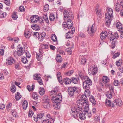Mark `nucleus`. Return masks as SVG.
Returning <instances> with one entry per match:
<instances>
[{"mask_svg": "<svg viewBox=\"0 0 123 123\" xmlns=\"http://www.w3.org/2000/svg\"><path fill=\"white\" fill-rule=\"evenodd\" d=\"M57 93V91L56 90H53L51 91L50 92V94L51 95H54L51 98L52 102L55 103V104H56L58 105L62 101V97L61 94L60 93L56 95Z\"/></svg>", "mask_w": 123, "mask_h": 123, "instance_id": "1", "label": "nucleus"}, {"mask_svg": "<svg viewBox=\"0 0 123 123\" xmlns=\"http://www.w3.org/2000/svg\"><path fill=\"white\" fill-rule=\"evenodd\" d=\"M85 95H83L81 96L82 100H84L82 104V106L83 108L84 107V111L85 113L88 112V111L89 110V105L88 104V100L87 99V96L89 97L90 95H89L87 93H85Z\"/></svg>", "mask_w": 123, "mask_h": 123, "instance_id": "2", "label": "nucleus"}, {"mask_svg": "<svg viewBox=\"0 0 123 123\" xmlns=\"http://www.w3.org/2000/svg\"><path fill=\"white\" fill-rule=\"evenodd\" d=\"M109 36L110 37V40L112 44L111 47L113 49L115 47V44L117 43V39L119 37L118 35L116 32L113 34L111 32L110 35Z\"/></svg>", "mask_w": 123, "mask_h": 123, "instance_id": "3", "label": "nucleus"}, {"mask_svg": "<svg viewBox=\"0 0 123 123\" xmlns=\"http://www.w3.org/2000/svg\"><path fill=\"white\" fill-rule=\"evenodd\" d=\"M68 91L69 95L70 97L73 96L75 93H79L78 88L75 86L68 87Z\"/></svg>", "mask_w": 123, "mask_h": 123, "instance_id": "4", "label": "nucleus"}, {"mask_svg": "<svg viewBox=\"0 0 123 123\" xmlns=\"http://www.w3.org/2000/svg\"><path fill=\"white\" fill-rule=\"evenodd\" d=\"M71 19H66L67 22H64L62 24L63 28L65 30H67L68 28V29H70L73 25V22Z\"/></svg>", "mask_w": 123, "mask_h": 123, "instance_id": "5", "label": "nucleus"}, {"mask_svg": "<svg viewBox=\"0 0 123 123\" xmlns=\"http://www.w3.org/2000/svg\"><path fill=\"white\" fill-rule=\"evenodd\" d=\"M64 15V19L65 20V18L67 19H73L74 18V16L71 12H69L68 11L65 10L63 12Z\"/></svg>", "mask_w": 123, "mask_h": 123, "instance_id": "6", "label": "nucleus"}, {"mask_svg": "<svg viewBox=\"0 0 123 123\" xmlns=\"http://www.w3.org/2000/svg\"><path fill=\"white\" fill-rule=\"evenodd\" d=\"M97 71V68L95 65H92L88 68V72L89 74L94 75Z\"/></svg>", "mask_w": 123, "mask_h": 123, "instance_id": "7", "label": "nucleus"}, {"mask_svg": "<svg viewBox=\"0 0 123 123\" xmlns=\"http://www.w3.org/2000/svg\"><path fill=\"white\" fill-rule=\"evenodd\" d=\"M17 51H15L14 52V54L16 52H17L18 55L19 56H21L25 51L23 50V49L20 45H18L17 48Z\"/></svg>", "mask_w": 123, "mask_h": 123, "instance_id": "8", "label": "nucleus"}, {"mask_svg": "<svg viewBox=\"0 0 123 123\" xmlns=\"http://www.w3.org/2000/svg\"><path fill=\"white\" fill-rule=\"evenodd\" d=\"M46 117H48L49 119H43L41 121L42 123H54V120L53 119H52L51 117L50 116V115H46Z\"/></svg>", "mask_w": 123, "mask_h": 123, "instance_id": "9", "label": "nucleus"}, {"mask_svg": "<svg viewBox=\"0 0 123 123\" xmlns=\"http://www.w3.org/2000/svg\"><path fill=\"white\" fill-rule=\"evenodd\" d=\"M33 78L34 80H37L40 85L43 84L42 81L40 77V74H39L34 75H33Z\"/></svg>", "mask_w": 123, "mask_h": 123, "instance_id": "10", "label": "nucleus"}, {"mask_svg": "<svg viewBox=\"0 0 123 123\" xmlns=\"http://www.w3.org/2000/svg\"><path fill=\"white\" fill-rule=\"evenodd\" d=\"M89 85L87 84H85V83L83 82V86L84 89H85V93H87V94L90 95V92L89 91L90 89Z\"/></svg>", "mask_w": 123, "mask_h": 123, "instance_id": "11", "label": "nucleus"}, {"mask_svg": "<svg viewBox=\"0 0 123 123\" xmlns=\"http://www.w3.org/2000/svg\"><path fill=\"white\" fill-rule=\"evenodd\" d=\"M16 62L15 60L11 57H9L6 60V64L8 65H11Z\"/></svg>", "mask_w": 123, "mask_h": 123, "instance_id": "12", "label": "nucleus"}, {"mask_svg": "<svg viewBox=\"0 0 123 123\" xmlns=\"http://www.w3.org/2000/svg\"><path fill=\"white\" fill-rule=\"evenodd\" d=\"M83 82L85 83L89 86H91L92 84V82L91 80L87 76L85 77V81Z\"/></svg>", "mask_w": 123, "mask_h": 123, "instance_id": "13", "label": "nucleus"}, {"mask_svg": "<svg viewBox=\"0 0 123 123\" xmlns=\"http://www.w3.org/2000/svg\"><path fill=\"white\" fill-rule=\"evenodd\" d=\"M74 109V108H71L70 113L71 116L74 118H75L78 117V114L76 113Z\"/></svg>", "mask_w": 123, "mask_h": 123, "instance_id": "14", "label": "nucleus"}, {"mask_svg": "<svg viewBox=\"0 0 123 123\" xmlns=\"http://www.w3.org/2000/svg\"><path fill=\"white\" fill-rule=\"evenodd\" d=\"M121 5L119 3H117L114 6V8L117 12H118L120 10Z\"/></svg>", "mask_w": 123, "mask_h": 123, "instance_id": "15", "label": "nucleus"}, {"mask_svg": "<svg viewBox=\"0 0 123 123\" xmlns=\"http://www.w3.org/2000/svg\"><path fill=\"white\" fill-rule=\"evenodd\" d=\"M72 82L71 80L67 77L65 78H64L63 80H62V82H64L66 84H70Z\"/></svg>", "mask_w": 123, "mask_h": 123, "instance_id": "16", "label": "nucleus"}, {"mask_svg": "<svg viewBox=\"0 0 123 123\" xmlns=\"http://www.w3.org/2000/svg\"><path fill=\"white\" fill-rule=\"evenodd\" d=\"M107 33L106 31H103L100 34V39L103 40L105 39Z\"/></svg>", "mask_w": 123, "mask_h": 123, "instance_id": "17", "label": "nucleus"}, {"mask_svg": "<svg viewBox=\"0 0 123 123\" xmlns=\"http://www.w3.org/2000/svg\"><path fill=\"white\" fill-rule=\"evenodd\" d=\"M84 113H82L80 114H79L78 116L79 118L81 120H84L86 119L85 115H86V114H87V112H88L87 113H85L84 112Z\"/></svg>", "mask_w": 123, "mask_h": 123, "instance_id": "18", "label": "nucleus"}, {"mask_svg": "<svg viewBox=\"0 0 123 123\" xmlns=\"http://www.w3.org/2000/svg\"><path fill=\"white\" fill-rule=\"evenodd\" d=\"M110 81L109 78L106 76H103L102 78V81L104 83H108Z\"/></svg>", "mask_w": 123, "mask_h": 123, "instance_id": "19", "label": "nucleus"}, {"mask_svg": "<svg viewBox=\"0 0 123 123\" xmlns=\"http://www.w3.org/2000/svg\"><path fill=\"white\" fill-rule=\"evenodd\" d=\"M25 36L26 38H29L31 35L33 34V33L30 32L29 31H27L26 32H25L24 33Z\"/></svg>", "mask_w": 123, "mask_h": 123, "instance_id": "20", "label": "nucleus"}, {"mask_svg": "<svg viewBox=\"0 0 123 123\" xmlns=\"http://www.w3.org/2000/svg\"><path fill=\"white\" fill-rule=\"evenodd\" d=\"M105 17L106 19H111V20H112V14H109V13H107L105 14Z\"/></svg>", "mask_w": 123, "mask_h": 123, "instance_id": "21", "label": "nucleus"}, {"mask_svg": "<svg viewBox=\"0 0 123 123\" xmlns=\"http://www.w3.org/2000/svg\"><path fill=\"white\" fill-rule=\"evenodd\" d=\"M116 105L119 106H121L123 105L122 101L119 99H116Z\"/></svg>", "mask_w": 123, "mask_h": 123, "instance_id": "22", "label": "nucleus"}, {"mask_svg": "<svg viewBox=\"0 0 123 123\" xmlns=\"http://www.w3.org/2000/svg\"><path fill=\"white\" fill-rule=\"evenodd\" d=\"M57 78L59 82L61 84H62V77L61 76V73L59 72H58L57 73Z\"/></svg>", "mask_w": 123, "mask_h": 123, "instance_id": "23", "label": "nucleus"}, {"mask_svg": "<svg viewBox=\"0 0 123 123\" xmlns=\"http://www.w3.org/2000/svg\"><path fill=\"white\" fill-rule=\"evenodd\" d=\"M71 78L72 79V82L75 84H77L79 80L78 77L76 78L73 77H72Z\"/></svg>", "mask_w": 123, "mask_h": 123, "instance_id": "24", "label": "nucleus"}, {"mask_svg": "<svg viewBox=\"0 0 123 123\" xmlns=\"http://www.w3.org/2000/svg\"><path fill=\"white\" fill-rule=\"evenodd\" d=\"M56 60L59 63H61L62 62L61 61L62 60V58L59 54H57L56 55Z\"/></svg>", "mask_w": 123, "mask_h": 123, "instance_id": "25", "label": "nucleus"}, {"mask_svg": "<svg viewBox=\"0 0 123 123\" xmlns=\"http://www.w3.org/2000/svg\"><path fill=\"white\" fill-rule=\"evenodd\" d=\"M90 101L91 102L92 104L95 105L96 104V102L93 96L91 95L89 97Z\"/></svg>", "mask_w": 123, "mask_h": 123, "instance_id": "26", "label": "nucleus"}, {"mask_svg": "<svg viewBox=\"0 0 123 123\" xmlns=\"http://www.w3.org/2000/svg\"><path fill=\"white\" fill-rule=\"evenodd\" d=\"M46 33L44 32H42L39 34V36H41V39L40 40V41H41L43 40L46 35Z\"/></svg>", "mask_w": 123, "mask_h": 123, "instance_id": "27", "label": "nucleus"}, {"mask_svg": "<svg viewBox=\"0 0 123 123\" xmlns=\"http://www.w3.org/2000/svg\"><path fill=\"white\" fill-rule=\"evenodd\" d=\"M74 109L75 111L77 113V114L80 113V112H81L82 111L81 110L82 108L81 107H78L76 108L74 107Z\"/></svg>", "mask_w": 123, "mask_h": 123, "instance_id": "28", "label": "nucleus"}, {"mask_svg": "<svg viewBox=\"0 0 123 123\" xmlns=\"http://www.w3.org/2000/svg\"><path fill=\"white\" fill-rule=\"evenodd\" d=\"M32 97L33 99L36 100H37L38 99V96L36 92H34L33 93Z\"/></svg>", "mask_w": 123, "mask_h": 123, "instance_id": "29", "label": "nucleus"}, {"mask_svg": "<svg viewBox=\"0 0 123 123\" xmlns=\"http://www.w3.org/2000/svg\"><path fill=\"white\" fill-rule=\"evenodd\" d=\"M21 96L20 95V93L18 92L15 95V97L16 100L18 101L21 97Z\"/></svg>", "mask_w": 123, "mask_h": 123, "instance_id": "30", "label": "nucleus"}, {"mask_svg": "<svg viewBox=\"0 0 123 123\" xmlns=\"http://www.w3.org/2000/svg\"><path fill=\"white\" fill-rule=\"evenodd\" d=\"M32 28L34 30H39L40 28L38 25L37 24L33 25L31 26Z\"/></svg>", "mask_w": 123, "mask_h": 123, "instance_id": "31", "label": "nucleus"}, {"mask_svg": "<svg viewBox=\"0 0 123 123\" xmlns=\"http://www.w3.org/2000/svg\"><path fill=\"white\" fill-rule=\"evenodd\" d=\"M111 19H109V20L107 19H105V23L107 27L109 26L111 23Z\"/></svg>", "mask_w": 123, "mask_h": 123, "instance_id": "32", "label": "nucleus"}, {"mask_svg": "<svg viewBox=\"0 0 123 123\" xmlns=\"http://www.w3.org/2000/svg\"><path fill=\"white\" fill-rule=\"evenodd\" d=\"M99 6H97L96 7V9L97 10V11L96 12V14L97 15L98 18H97L98 20V22H99V20H100V14H99V13H100V11H98V9L99 8Z\"/></svg>", "mask_w": 123, "mask_h": 123, "instance_id": "33", "label": "nucleus"}, {"mask_svg": "<svg viewBox=\"0 0 123 123\" xmlns=\"http://www.w3.org/2000/svg\"><path fill=\"white\" fill-rule=\"evenodd\" d=\"M39 92L41 95H43L44 93V89L43 88L40 87L39 89Z\"/></svg>", "mask_w": 123, "mask_h": 123, "instance_id": "34", "label": "nucleus"}, {"mask_svg": "<svg viewBox=\"0 0 123 123\" xmlns=\"http://www.w3.org/2000/svg\"><path fill=\"white\" fill-rule=\"evenodd\" d=\"M22 105L23 109L25 110L28 106V103L27 101L25 100L23 102Z\"/></svg>", "mask_w": 123, "mask_h": 123, "instance_id": "35", "label": "nucleus"}, {"mask_svg": "<svg viewBox=\"0 0 123 123\" xmlns=\"http://www.w3.org/2000/svg\"><path fill=\"white\" fill-rule=\"evenodd\" d=\"M71 33V31H69L66 34V37L68 39L72 38L73 34Z\"/></svg>", "mask_w": 123, "mask_h": 123, "instance_id": "36", "label": "nucleus"}, {"mask_svg": "<svg viewBox=\"0 0 123 123\" xmlns=\"http://www.w3.org/2000/svg\"><path fill=\"white\" fill-rule=\"evenodd\" d=\"M113 93H111V92L108 91L106 94V96L108 98H112V94Z\"/></svg>", "mask_w": 123, "mask_h": 123, "instance_id": "37", "label": "nucleus"}, {"mask_svg": "<svg viewBox=\"0 0 123 123\" xmlns=\"http://www.w3.org/2000/svg\"><path fill=\"white\" fill-rule=\"evenodd\" d=\"M108 86H109L110 90L109 91L111 92V93H114V88L113 86L111 84L108 85Z\"/></svg>", "mask_w": 123, "mask_h": 123, "instance_id": "38", "label": "nucleus"}, {"mask_svg": "<svg viewBox=\"0 0 123 123\" xmlns=\"http://www.w3.org/2000/svg\"><path fill=\"white\" fill-rule=\"evenodd\" d=\"M116 27L117 28L122 29V24L120 22H118L116 24Z\"/></svg>", "mask_w": 123, "mask_h": 123, "instance_id": "39", "label": "nucleus"}, {"mask_svg": "<svg viewBox=\"0 0 123 123\" xmlns=\"http://www.w3.org/2000/svg\"><path fill=\"white\" fill-rule=\"evenodd\" d=\"M51 39L53 42L56 41L57 40L56 36L55 34H52L51 37Z\"/></svg>", "mask_w": 123, "mask_h": 123, "instance_id": "40", "label": "nucleus"}, {"mask_svg": "<svg viewBox=\"0 0 123 123\" xmlns=\"http://www.w3.org/2000/svg\"><path fill=\"white\" fill-rule=\"evenodd\" d=\"M11 91L12 92L14 93L16 91V89L15 85H12L11 87Z\"/></svg>", "mask_w": 123, "mask_h": 123, "instance_id": "41", "label": "nucleus"}, {"mask_svg": "<svg viewBox=\"0 0 123 123\" xmlns=\"http://www.w3.org/2000/svg\"><path fill=\"white\" fill-rule=\"evenodd\" d=\"M43 55L41 54H38L37 53L36 54V58L38 60H40L41 59V58Z\"/></svg>", "mask_w": 123, "mask_h": 123, "instance_id": "42", "label": "nucleus"}, {"mask_svg": "<svg viewBox=\"0 0 123 123\" xmlns=\"http://www.w3.org/2000/svg\"><path fill=\"white\" fill-rule=\"evenodd\" d=\"M105 103L106 105L108 106H110L111 104V101L108 99H106L105 100Z\"/></svg>", "mask_w": 123, "mask_h": 123, "instance_id": "43", "label": "nucleus"}, {"mask_svg": "<svg viewBox=\"0 0 123 123\" xmlns=\"http://www.w3.org/2000/svg\"><path fill=\"white\" fill-rule=\"evenodd\" d=\"M36 15H33L30 18V20L32 22H35V20L36 17Z\"/></svg>", "mask_w": 123, "mask_h": 123, "instance_id": "44", "label": "nucleus"}, {"mask_svg": "<svg viewBox=\"0 0 123 123\" xmlns=\"http://www.w3.org/2000/svg\"><path fill=\"white\" fill-rule=\"evenodd\" d=\"M17 12H14L13 13V14L12 15V17L14 20H16L17 18L18 17L17 15Z\"/></svg>", "mask_w": 123, "mask_h": 123, "instance_id": "45", "label": "nucleus"}, {"mask_svg": "<svg viewBox=\"0 0 123 123\" xmlns=\"http://www.w3.org/2000/svg\"><path fill=\"white\" fill-rule=\"evenodd\" d=\"M48 98V96H45L43 97V100L46 103L49 102V100Z\"/></svg>", "mask_w": 123, "mask_h": 123, "instance_id": "46", "label": "nucleus"}, {"mask_svg": "<svg viewBox=\"0 0 123 123\" xmlns=\"http://www.w3.org/2000/svg\"><path fill=\"white\" fill-rule=\"evenodd\" d=\"M49 18L51 21H53L55 18L54 15L53 14H51L50 15Z\"/></svg>", "mask_w": 123, "mask_h": 123, "instance_id": "47", "label": "nucleus"}, {"mask_svg": "<svg viewBox=\"0 0 123 123\" xmlns=\"http://www.w3.org/2000/svg\"><path fill=\"white\" fill-rule=\"evenodd\" d=\"M22 61L23 63L25 64L26 63L28 62V60L27 58L26 57H25L23 58H22Z\"/></svg>", "mask_w": 123, "mask_h": 123, "instance_id": "48", "label": "nucleus"}, {"mask_svg": "<svg viewBox=\"0 0 123 123\" xmlns=\"http://www.w3.org/2000/svg\"><path fill=\"white\" fill-rule=\"evenodd\" d=\"M34 113L33 111L31 110H29V113H28V116L30 117H31L33 115Z\"/></svg>", "mask_w": 123, "mask_h": 123, "instance_id": "49", "label": "nucleus"}, {"mask_svg": "<svg viewBox=\"0 0 123 123\" xmlns=\"http://www.w3.org/2000/svg\"><path fill=\"white\" fill-rule=\"evenodd\" d=\"M44 113H40L37 114V117L39 119H41L43 116Z\"/></svg>", "mask_w": 123, "mask_h": 123, "instance_id": "50", "label": "nucleus"}, {"mask_svg": "<svg viewBox=\"0 0 123 123\" xmlns=\"http://www.w3.org/2000/svg\"><path fill=\"white\" fill-rule=\"evenodd\" d=\"M49 6L48 4H46L44 6L43 9L44 11H48L49 9Z\"/></svg>", "mask_w": 123, "mask_h": 123, "instance_id": "51", "label": "nucleus"}, {"mask_svg": "<svg viewBox=\"0 0 123 123\" xmlns=\"http://www.w3.org/2000/svg\"><path fill=\"white\" fill-rule=\"evenodd\" d=\"M67 51L68 54L71 55L72 53V51L71 50V47L68 48L67 49Z\"/></svg>", "mask_w": 123, "mask_h": 123, "instance_id": "52", "label": "nucleus"}, {"mask_svg": "<svg viewBox=\"0 0 123 123\" xmlns=\"http://www.w3.org/2000/svg\"><path fill=\"white\" fill-rule=\"evenodd\" d=\"M114 84L116 86H118L119 84V82L117 80H115L114 82Z\"/></svg>", "mask_w": 123, "mask_h": 123, "instance_id": "53", "label": "nucleus"}, {"mask_svg": "<svg viewBox=\"0 0 123 123\" xmlns=\"http://www.w3.org/2000/svg\"><path fill=\"white\" fill-rule=\"evenodd\" d=\"M39 35V34L37 32H34L33 34V36L35 37L36 38H38V36Z\"/></svg>", "mask_w": 123, "mask_h": 123, "instance_id": "54", "label": "nucleus"}, {"mask_svg": "<svg viewBox=\"0 0 123 123\" xmlns=\"http://www.w3.org/2000/svg\"><path fill=\"white\" fill-rule=\"evenodd\" d=\"M100 117L99 116H96L95 117V120L97 122V123H99Z\"/></svg>", "mask_w": 123, "mask_h": 123, "instance_id": "55", "label": "nucleus"}, {"mask_svg": "<svg viewBox=\"0 0 123 123\" xmlns=\"http://www.w3.org/2000/svg\"><path fill=\"white\" fill-rule=\"evenodd\" d=\"M121 63V60L120 59L116 62V64L118 66H120Z\"/></svg>", "mask_w": 123, "mask_h": 123, "instance_id": "56", "label": "nucleus"}, {"mask_svg": "<svg viewBox=\"0 0 123 123\" xmlns=\"http://www.w3.org/2000/svg\"><path fill=\"white\" fill-rule=\"evenodd\" d=\"M120 55V53L118 52H117L115 53L113 56V58L114 59L116 57Z\"/></svg>", "mask_w": 123, "mask_h": 123, "instance_id": "57", "label": "nucleus"}, {"mask_svg": "<svg viewBox=\"0 0 123 123\" xmlns=\"http://www.w3.org/2000/svg\"><path fill=\"white\" fill-rule=\"evenodd\" d=\"M43 18L45 21L47 23H49V22L48 19V18L47 15H45L44 17Z\"/></svg>", "mask_w": 123, "mask_h": 123, "instance_id": "58", "label": "nucleus"}, {"mask_svg": "<svg viewBox=\"0 0 123 123\" xmlns=\"http://www.w3.org/2000/svg\"><path fill=\"white\" fill-rule=\"evenodd\" d=\"M86 61V59L85 58H83L81 60V64H84L85 63Z\"/></svg>", "mask_w": 123, "mask_h": 123, "instance_id": "59", "label": "nucleus"}, {"mask_svg": "<svg viewBox=\"0 0 123 123\" xmlns=\"http://www.w3.org/2000/svg\"><path fill=\"white\" fill-rule=\"evenodd\" d=\"M73 70H72L66 73L68 76H70L73 73Z\"/></svg>", "mask_w": 123, "mask_h": 123, "instance_id": "60", "label": "nucleus"}, {"mask_svg": "<svg viewBox=\"0 0 123 123\" xmlns=\"http://www.w3.org/2000/svg\"><path fill=\"white\" fill-rule=\"evenodd\" d=\"M94 27L93 25L91 27V29L90 31L92 33H93L95 32V31L94 30Z\"/></svg>", "mask_w": 123, "mask_h": 123, "instance_id": "61", "label": "nucleus"}, {"mask_svg": "<svg viewBox=\"0 0 123 123\" xmlns=\"http://www.w3.org/2000/svg\"><path fill=\"white\" fill-rule=\"evenodd\" d=\"M5 106V105L4 104H1L0 105V110H3Z\"/></svg>", "mask_w": 123, "mask_h": 123, "instance_id": "62", "label": "nucleus"}, {"mask_svg": "<svg viewBox=\"0 0 123 123\" xmlns=\"http://www.w3.org/2000/svg\"><path fill=\"white\" fill-rule=\"evenodd\" d=\"M19 9L20 10V11L21 12H23L25 10L24 6H22L19 7Z\"/></svg>", "mask_w": 123, "mask_h": 123, "instance_id": "63", "label": "nucleus"}, {"mask_svg": "<svg viewBox=\"0 0 123 123\" xmlns=\"http://www.w3.org/2000/svg\"><path fill=\"white\" fill-rule=\"evenodd\" d=\"M82 38H85L86 37L85 35L83 33H80L79 35Z\"/></svg>", "mask_w": 123, "mask_h": 123, "instance_id": "64", "label": "nucleus"}]
</instances>
